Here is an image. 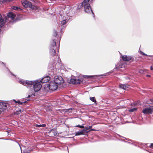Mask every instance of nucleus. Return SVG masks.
I'll use <instances>...</instances> for the list:
<instances>
[{"instance_id": "obj_1", "label": "nucleus", "mask_w": 153, "mask_h": 153, "mask_svg": "<svg viewBox=\"0 0 153 153\" xmlns=\"http://www.w3.org/2000/svg\"><path fill=\"white\" fill-rule=\"evenodd\" d=\"M56 41L54 39H53L51 42L50 44V54L51 56V58L52 59V60L53 59V58L54 57H56L55 58V60L53 61V62L52 63H51V62L49 63V65H51L52 67H54L56 65V61L58 60V64H60L61 62V60L60 59L59 61V57L58 55H56Z\"/></svg>"}, {"instance_id": "obj_2", "label": "nucleus", "mask_w": 153, "mask_h": 153, "mask_svg": "<svg viewBox=\"0 0 153 153\" xmlns=\"http://www.w3.org/2000/svg\"><path fill=\"white\" fill-rule=\"evenodd\" d=\"M39 80H37L35 81H25L23 79L20 81L21 82L23 85L27 86L29 87V85H33V88L35 92H37L39 91L42 87V85L39 82Z\"/></svg>"}, {"instance_id": "obj_3", "label": "nucleus", "mask_w": 153, "mask_h": 153, "mask_svg": "<svg viewBox=\"0 0 153 153\" xmlns=\"http://www.w3.org/2000/svg\"><path fill=\"white\" fill-rule=\"evenodd\" d=\"M91 0H84L80 6L84 7L85 12L88 13H92L93 16H94V13L92 11L89 2Z\"/></svg>"}, {"instance_id": "obj_4", "label": "nucleus", "mask_w": 153, "mask_h": 153, "mask_svg": "<svg viewBox=\"0 0 153 153\" xmlns=\"http://www.w3.org/2000/svg\"><path fill=\"white\" fill-rule=\"evenodd\" d=\"M22 4L23 6L26 8H29L32 10L36 9V7L34 5H32L31 2L28 1L26 0L24 1L22 3Z\"/></svg>"}, {"instance_id": "obj_5", "label": "nucleus", "mask_w": 153, "mask_h": 153, "mask_svg": "<svg viewBox=\"0 0 153 153\" xmlns=\"http://www.w3.org/2000/svg\"><path fill=\"white\" fill-rule=\"evenodd\" d=\"M61 19H60V22L61 23L62 26L63 27H64V25L67 23L69 19V16L67 15H65L64 16L62 15L61 16Z\"/></svg>"}, {"instance_id": "obj_6", "label": "nucleus", "mask_w": 153, "mask_h": 153, "mask_svg": "<svg viewBox=\"0 0 153 153\" xmlns=\"http://www.w3.org/2000/svg\"><path fill=\"white\" fill-rule=\"evenodd\" d=\"M54 82L58 85L62 84L64 80L61 76H55L54 78Z\"/></svg>"}, {"instance_id": "obj_7", "label": "nucleus", "mask_w": 153, "mask_h": 153, "mask_svg": "<svg viewBox=\"0 0 153 153\" xmlns=\"http://www.w3.org/2000/svg\"><path fill=\"white\" fill-rule=\"evenodd\" d=\"M82 78H72L70 79V83L73 84H79L82 81Z\"/></svg>"}, {"instance_id": "obj_8", "label": "nucleus", "mask_w": 153, "mask_h": 153, "mask_svg": "<svg viewBox=\"0 0 153 153\" xmlns=\"http://www.w3.org/2000/svg\"><path fill=\"white\" fill-rule=\"evenodd\" d=\"M142 112L147 114H152L153 112V107L144 108Z\"/></svg>"}, {"instance_id": "obj_9", "label": "nucleus", "mask_w": 153, "mask_h": 153, "mask_svg": "<svg viewBox=\"0 0 153 153\" xmlns=\"http://www.w3.org/2000/svg\"><path fill=\"white\" fill-rule=\"evenodd\" d=\"M58 85L54 82H51L48 84L49 89L52 91H54L56 89Z\"/></svg>"}, {"instance_id": "obj_10", "label": "nucleus", "mask_w": 153, "mask_h": 153, "mask_svg": "<svg viewBox=\"0 0 153 153\" xmlns=\"http://www.w3.org/2000/svg\"><path fill=\"white\" fill-rule=\"evenodd\" d=\"M50 80V77L48 76L44 77L41 79L39 80L42 83H45L48 82Z\"/></svg>"}, {"instance_id": "obj_11", "label": "nucleus", "mask_w": 153, "mask_h": 153, "mask_svg": "<svg viewBox=\"0 0 153 153\" xmlns=\"http://www.w3.org/2000/svg\"><path fill=\"white\" fill-rule=\"evenodd\" d=\"M1 15L0 14V30H1V28L4 26L5 23L4 20L1 18Z\"/></svg>"}, {"instance_id": "obj_12", "label": "nucleus", "mask_w": 153, "mask_h": 153, "mask_svg": "<svg viewBox=\"0 0 153 153\" xmlns=\"http://www.w3.org/2000/svg\"><path fill=\"white\" fill-rule=\"evenodd\" d=\"M123 60L125 61H128L131 59V57L129 56L124 55L122 56Z\"/></svg>"}, {"instance_id": "obj_13", "label": "nucleus", "mask_w": 153, "mask_h": 153, "mask_svg": "<svg viewBox=\"0 0 153 153\" xmlns=\"http://www.w3.org/2000/svg\"><path fill=\"white\" fill-rule=\"evenodd\" d=\"M15 16V14L12 12H9L7 15V17L10 18L11 20L13 19Z\"/></svg>"}, {"instance_id": "obj_14", "label": "nucleus", "mask_w": 153, "mask_h": 153, "mask_svg": "<svg viewBox=\"0 0 153 153\" xmlns=\"http://www.w3.org/2000/svg\"><path fill=\"white\" fill-rule=\"evenodd\" d=\"M129 86L128 85H120L119 87L123 89L126 90V88H128Z\"/></svg>"}, {"instance_id": "obj_15", "label": "nucleus", "mask_w": 153, "mask_h": 153, "mask_svg": "<svg viewBox=\"0 0 153 153\" xmlns=\"http://www.w3.org/2000/svg\"><path fill=\"white\" fill-rule=\"evenodd\" d=\"M12 8L14 10H22V9L20 7L17 6H13Z\"/></svg>"}, {"instance_id": "obj_16", "label": "nucleus", "mask_w": 153, "mask_h": 153, "mask_svg": "<svg viewBox=\"0 0 153 153\" xmlns=\"http://www.w3.org/2000/svg\"><path fill=\"white\" fill-rule=\"evenodd\" d=\"M29 100H27L25 101H24L23 102H20L19 100H18V101H17V102H16V103H18L20 105H22V104L26 103L27 101H29Z\"/></svg>"}, {"instance_id": "obj_17", "label": "nucleus", "mask_w": 153, "mask_h": 153, "mask_svg": "<svg viewBox=\"0 0 153 153\" xmlns=\"http://www.w3.org/2000/svg\"><path fill=\"white\" fill-rule=\"evenodd\" d=\"M75 134L76 136H78L82 135V133L81 131L79 130V131L76 132Z\"/></svg>"}, {"instance_id": "obj_18", "label": "nucleus", "mask_w": 153, "mask_h": 153, "mask_svg": "<svg viewBox=\"0 0 153 153\" xmlns=\"http://www.w3.org/2000/svg\"><path fill=\"white\" fill-rule=\"evenodd\" d=\"M3 105H3L2 109H6L7 108V106L8 105V104H7L5 103L4 102Z\"/></svg>"}, {"instance_id": "obj_19", "label": "nucleus", "mask_w": 153, "mask_h": 153, "mask_svg": "<svg viewBox=\"0 0 153 153\" xmlns=\"http://www.w3.org/2000/svg\"><path fill=\"white\" fill-rule=\"evenodd\" d=\"M90 99L91 101L94 102H96V101L95 98L94 97H90Z\"/></svg>"}, {"instance_id": "obj_20", "label": "nucleus", "mask_w": 153, "mask_h": 153, "mask_svg": "<svg viewBox=\"0 0 153 153\" xmlns=\"http://www.w3.org/2000/svg\"><path fill=\"white\" fill-rule=\"evenodd\" d=\"M74 108H70L65 109V112H70L71 111H69L70 110L71 111V110H74Z\"/></svg>"}, {"instance_id": "obj_21", "label": "nucleus", "mask_w": 153, "mask_h": 153, "mask_svg": "<svg viewBox=\"0 0 153 153\" xmlns=\"http://www.w3.org/2000/svg\"><path fill=\"white\" fill-rule=\"evenodd\" d=\"M94 77V76H84L83 77L87 79H89V78H92Z\"/></svg>"}, {"instance_id": "obj_22", "label": "nucleus", "mask_w": 153, "mask_h": 153, "mask_svg": "<svg viewBox=\"0 0 153 153\" xmlns=\"http://www.w3.org/2000/svg\"><path fill=\"white\" fill-rule=\"evenodd\" d=\"M36 126L38 127H44L45 126V124H42V125H38L36 124Z\"/></svg>"}, {"instance_id": "obj_23", "label": "nucleus", "mask_w": 153, "mask_h": 153, "mask_svg": "<svg viewBox=\"0 0 153 153\" xmlns=\"http://www.w3.org/2000/svg\"><path fill=\"white\" fill-rule=\"evenodd\" d=\"M3 103L4 102H0V109H3V107L4 105Z\"/></svg>"}, {"instance_id": "obj_24", "label": "nucleus", "mask_w": 153, "mask_h": 153, "mask_svg": "<svg viewBox=\"0 0 153 153\" xmlns=\"http://www.w3.org/2000/svg\"><path fill=\"white\" fill-rule=\"evenodd\" d=\"M137 110V109L135 108H134L133 109H130L129 110V111L130 112H133Z\"/></svg>"}, {"instance_id": "obj_25", "label": "nucleus", "mask_w": 153, "mask_h": 153, "mask_svg": "<svg viewBox=\"0 0 153 153\" xmlns=\"http://www.w3.org/2000/svg\"><path fill=\"white\" fill-rule=\"evenodd\" d=\"M21 112V110H19V111H16V114H20Z\"/></svg>"}, {"instance_id": "obj_26", "label": "nucleus", "mask_w": 153, "mask_h": 153, "mask_svg": "<svg viewBox=\"0 0 153 153\" xmlns=\"http://www.w3.org/2000/svg\"><path fill=\"white\" fill-rule=\"evenodd\" d=\"M92 128V126H88V127H85V130H86V131H87L89 129H91V128Z\"/></svg>"}, {"instance_id": "obj_27", "label": "nucleus", "mask_w": 153, "mask_h": 153, "mask_svg": "<svg viewBox=\"0 0 153 153\" xmlns=\"http://www.w3.org/2000/svg\"><path fill=\"white\" fill-rule=\"evenodd\" d=\"M76 127H79V128H84V126H80V125H78L76 126Z\"/></svg>"}, {"instance_id": "obj_28", "label": "nucleus", "mask_w": 153, "mask_h": 153, "mask_svg": "<svg viewBox=\"0 0 153 153\" xmlns=\"http://www.w3.org/2000/svg\"><path fill=\"white\" fill-rule=\"evenodd\" d=\"M81 131L82 132V134H84V133L86 132V130H85V128H84V129L81 130Z\"/></svg>"}, {"instance_id": "obj_29", "label": "nucleus", "mask_w": 153, "mask_h": 153, "mask_svg": "<svg viewBox=\"0 0 153 153\" xmlns=\"http://www.w3.org/2000/svg\"><path fill=\"white\" fill-rule=\"evenodd\" d=\"M144 71H145V70L140 69L139 71V72L140 74H143Z\"/></svg>"}, {"instance_id": "obj_30", "label": "nucleus", "mask_w": 153, "mask_h": 153, "mask_svg": "<svg viewBox=\"0 0 153 153\" xmlns=\"http://www.w3.org/2000/svg\"><path fill=\"white\" fill-rule=\"evenodd\" d=\"M57 33L56 32V31H54L53 33V35L54 36H57Z\"/></svg>"}, {"instance_id": "obj_31", "label": "nucleus", "mask_w": 153, "mask_h": 153, "mask_svg": "<svg viewBox=\"0 0 153 153\" xmlns=\"http://www.w3.org/2000/svg\"><path fill=\"white\" fill-rule=\"evenodd\" d=\"M30 151L28 150L27 151H26V150H24L23 152V153H30Z\"/></svg>"}, {"instance_id": "obj_32", "label": "nucleus", "mask_w": 153, "mask_h": 153, "mask_svg": "<svg viewBox=\"0 0 153 153\" xmlns=\"http://www.w3.org/2000/svg\"><path fill=\"white\" fill-rule=\"evenodd\" d=\"M144 55L146 56H149L150 57H152V55H147V54H146L145 53V55Z\"/></svg>"}, {"instance_id": "obj_33", "label": "nucleus", "mask_w": 153, "mask_h": 153, "mask_svg": "<svg viewBox=\"0 0 153 153\" xmlns=\"http://www.w3.org/2000/svg\"><path fill=\"white\" fill-rule=\"evenodd\" d=\"M150 146L151 148L153 149V143L151 144Z\"/></svg>"}, {"instance_id": "obj_34", "label": "nucleus", "mask_w": 153, "mask_h": 153, "mask_svg": "<svg viewBox=\"0 0 153 153\" xmlns=\"http://www.w3.org/2000/svg\"><path fill=\"white\" fill-rule=\"evenodd\" d=\"M150 70H153V65L152 66H151L150 67Z\"/></svg>"}, {"instance_id": "obj_35", "label": "nucleus", "mask_w": 153, "mask_h": 153, "mask_svg": "<svg viewBox=\"0 0 153 153\" xmlns=\"http://www.w3.org/2000/svg\"><path fill=\"white\" fill-rule=\"evenodd\" d=\"M96 131V130L95 129H91L89 130V131Z\"/></svg>"}, {"instance_id": "obj_36", "label": "nucleus", "mask_w": 153, "mask_h": 153, "mask_svg": "<svg viewBox=\"0 0 153 153\" xmlns=\"http://www.w3.org/2000/svg\"><path fill=\"white\" fill-rule=\"evenodd\" d=\"M140 53L142 55H145V53L142 51Z\"/></svg>"}, {"instance_id": "obj_37", "label": "nucleus", "mask_w": 153, "mask_h": 153, "mask_svg": "<svg viewBox=\"0 0 153 153\" xmlns=\"http://www.w3.org/2000/svg\"><path fill=\"white\" fill-rule=\"evenodd\" d=\"M10 73L13 76H16L15 75H14L11 72H10Z\"/></svg>"}, {"instance_id": "obj_38", "label": "nucleus", "mask_w": 153, "mask_h": 153, "mask_svg": "<svg viewBox=\"0 0 153 153\" xmlns=\"http://www.w3.org/2000/svg\"><path fill=\"white\" fill-rule=\"evenodd\" d=\"M146 76L147 77H150V75H147Z\"/></svg>"}, {"instance_id": "obj_39", "label": "nucleus", "mask_w": 153, "mask_h": 153, "mask_svg": "<svg viewBox=\"0 0 153 153\" xmlns=\"http://www.w3.org/2000/svg\"><path fill=\"white\" fill-rule=\"evenodd\" d=\"M31 96L30 95H29L28 97H27V98H29Z\"/></svg>"}, {"instance_id": "obj_40", "label": "nucleus", "mask_w": 153, "mask_h": 153, "mask_svg": "<svg viewBox=\"0 0 153 153\" xmlns=\"http://www.w3.org/2000/svg\"><path fill=\"white\" fill-rule=\"evenodd\" d=\"M20 149H21V153H22V149H21V146H20Z\"/></svg>"}, {"instance_id": "obj_41", "label": "nucleus", "mask_w": 153, "mask_h": 153, "mask_svg": "<svg viewBox=\"0 0 153 153\" xmlns=\"http://www.w3.org/2000/svg\"><path fill=\"white\" fill-rule=\"evenodd\" d=\"M13 101L15 102L16 103V102H17L16 101V100H13Z\"/></svg>"}, {"instance_id": "obj_42", "label": "nucleus", "mask_w": 153, "mask_h": 153, "mask_svg": "<svg viewBox=\"0 0 153 153\" xmlns=\"http://www.w3.org/2000/svg\"><path fill=\"white\" fill-rule=\"evenodd\" d=\"M117 135L118 136H119V137H121L120 135L118 134H117Z\"/></svg>"}, {"instance_id": "obj_43", "label": "nucleus", "mask_w": 153, "mask_h": 153, "mask_svg": "<svg viewBox=\"0 0 153 153\" xmlns=\"http://www.w3.org/2000/svg\"><path fill=\"white\" fill-rule=\"evenodd\" d=\"M1 110L0 109V114L1 113Z\"/></svg>"}, {"instance_id": "obj_44", "label": "nucleus", "mask_w": 153, "mask_h": 153, "mask_svg": "<svg viewBox=\"0 0 153 153\" xmlns=\"http://www.w3.org/2000/svg\"><path fill=\"white\" fill-rule=\"evenodd\" d=\"M1 62L2 64H4V63L3 62Z\"/></svg>"}, {"instance_id": "obj_45", "label": "nucleus", "mask_w": 153, "mask_h": 153, "mask_svg": "<svg viewBox=\"0 0 153 153\" xmlns=\"http://www.w3.org/2000/svg\"><path fill=\"white\" fill-rule=\"evenodd\" d=\"M33 96H35V95H34V94H33Z\"/></svg>"}, {"instance_id": "obj_46", "label": "nucleus", "mask_w": 153, "mask_h": 153, "mask_svg": "<svg viewBox=\"0 0 153 153\" xmlns=\"http://www.w3.org/2000/svg\"><path fill=\"white\" fill-rule=\"evenodd\" d=\"M57 50H58H58H59V49H57Z\"/></svg>"}, {"instance_id": "obj_47", "label": "nucleus", "mask_w": 153, "mask_h": 153, "mask_svg": "<svg viewBox=\"0 0 153 153\" xmlns=\"http://www.w3.org/2000/svg\"><path fill=\"white\" fill-rule=\"evenodd\" d=\"M0 139H1V138H0Z\"/></svg>"}]
</instances>
